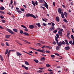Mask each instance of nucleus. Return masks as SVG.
<instances>
[{"instance_id": "nucleus-1", "label": "nucleus", "mask_w": 74, "mask_h": 74, "mask_svg": "<svg viewBox=\"0 0 74 74\" xmlns=\"http://www.w3.org/2000/svg\"><path fill=\"white\" fill-rule=\"evenodd\" d=\"M26 16H27V17L31 16V17H32L33 18H34V19H36V16H35L34 15L32 14H26Z\"/></svg>"}, {"instance_id": "nucleus-2", "label": "nucleus", "mask_w": 74, "mask_h": 74, "mask_svg": "<svg viewBox=\"0 0 74 74\" xmlns=\"http://www.w3.org/2000/svg\"><path fill=\"white\" fill-rule=\"evenodd\" d=\"M56 36L57 37H56ZM56 36H55V37L56 38V44H58V43L59 42H58V38L59 37V34H56Z\"/></svg>"}, {"instance_id": "nucleus-3", "label": "nucleus", "mask_w": 74, "mask_h": 74, "mask_svg": "<svg viewBox=\"0 0 74 74\" xmlns=\"http://www.w3.org/2000/svg\"><path fill=\"white\" fill-rule=\"evenodd\" d=\"M6 30H7V32H9V33H11V34H15V33L9 29H7Z\"/></svg>"}, {"instance_id": "nucleus-4", "label": "nucleus", "mask_w": 74, "mask_h": 74, "mask_svg": "<svg viewBox=\"0 0 74 74\" xmlns=\"http://www.w3.org/2000/svg\"><path fill=\"white\" fill-rule=\"evenodd\" d=\"M62 10L60 8L58 9V11L60 14H62Z\"/></svg>"}, {"instance_id": "nucleus-5", "label": "nucleus", "mask_w": 74, "mask_h": 74, "mask_svg": "<svg viewBox=\"0 0 74 74\" xmlns=\"http://www.w3.org/2000/svg\"><path fill=\"white\" fill-rule=\"evenodd\" d=\"M37 51H38V52H42V53H45V51L44 50H42L39 49H38L37 50Z\"/></svg>"}, {"instance_id": "nucleus-6", "label": "nucleus", "mask_w": 74, "mask_h": 74, "mask_svg": "<svg viewBox=\"0 0 74 74\" xmlns=\"http://www.w3.org/2000/svg\"><path fill=\"white\" fill-rule=\"evenodd\" d=\"M56 21H57V22H59L60 20V19H59V17L58 16L56 17Z\"/></svg>"}, {"instance_id": "nucleus-7", "label": "nucleus", "mask_w": 74, "mask_h": 74, "mask_svg": "<svg viewBox=\"0 0 74 74\" xmlns=\"http://www.w3.org/2000/svg\"><path fill=\"white\" fill-rule=\"evenodd\" d=\"M58 44V46H59L60 47L62 45V42H59L58 43V44Z\"/></svg>"}, {"instance_id": "nucleus-8", "label": "nucleus", "mask_w": 74, "mask_h": 74, "mask_svg": "<svg viewBox=\"0 0 74 74\" xmlns=\"http://www.w3.org/2000/svg\"><path fill=\"white\" fill-rule=\"evenodd\" d=\"M70 47L69 46H67L65 47V49L66 50H69Z\"/></svg>"}, {"instance_id": "nucleus-9", "label": "nucleus", "mask_w": 74, "mask_h": 74, "mask_svg": "<svg viewBox=\"0 0 74 74\" xmlns=\"http://www.w3.org/2000/svg\"><path fill=\"white\" fill-rule=\"evenodd\" d=\"M29 27L30 29H33L34 28V26L32 25H30Z\"/></svg>"}, {"instance_id": "nucleus-10", "label": "nucleus", "mask_w": 74, "mask_h": 74, "mask_svg": "<svg viewBox=\"0 0 74 74\" xmlns=\"http://www.w3.org/2000/svg\"><path fill=\"white\" fill-rule=\"evenodd\" d=\"M61 14L62 18H64V14H63V12H62V13Z\"/></svg>"}, {"instance_id": "nucleus-11", "label": "nucleus", "mask_w": 74, "mask_h": 74, "mask_svg": "<svg viewBox=\"0 0 74 74\" xmlns=\"http://www.w3.org/2000/svg\"><path fill=\"white\" fill-rule=\"evenodd\" d=\"M16 55L17 56H21V55H22V54L19 53V52H16Z\"/></svg>"}, {"instance_id": "nucleus-12", "label": "nucleus", "mask_w": 74, "mask_h": 74, "mask_svg": "<svg viewBox=\"0 0 74 74\" xmlns=\"http://www.w3.org/2000/svg\"><path fill=\"white\" fill-rule=\"evenodd\" d=\"M60 46H57L56 48V50H59V49H60Z\"/></svg>"}, {"instance_id": "nucleus-13", "label": "nucleus", "mask_w": 74, "mask_h": 74, "mask_svg": "<svg viewBox=\"0 0 74 74\" xmlns=\"http://www.w3.org/2000/svg\"><path fill=\"white\" fill-rule=\"evenodd\" d=\"M58 33L59 34V35H60L61 36H62V33L61 32H60V31H59L58 32Z\"/></svg>"}, {"instance_id": "nucleus-14", "label": "nucleus", "mask_w": 74, "mask_h": 74, "mask_svg": "<svg viewBox=\"0 0 74 74\" xmlns=\"http://www.w3.org/2000/svg\"><path fill=\"white\" fill-rule=\"evenodd\" d=\"M21 40H22L23 41H25L26 42H27V43H28V44H30V42H28V41H27V40H23L22 39H21Z\"/></svg>"}, {"instance_id": "nucleus-15", "label": "nucleus", "mask_w": 74, "mask_h": 74, "mask_svg": "<svg viewBox=\"0 0 74 74\" xmlns=\"http://www.w3.org/2000/svg\"><path fill=\"white\" fill-rule=\"evenodd\" d=\"M40 60L42 61L43 60H45V57H42L40 59Z\"/></svg>"}, {"instance_id": "nucleus-16", "label": "nucleus", "mask_w": 74, "mask_h": 74, "mask_svg": "<svg viewBox=\"0 0 74 74\" xmlns=\"http://www.w3.org/2000/svg\"><path fill=\"white\" fill-rule=\"evenodd\" d=\"M44 7H46L48 9V4H47V3H46L45 4V3H44Z\"/></svg>"}, {"instance_id": "nucleus-17", "label": "nucleus", "mask_w": 74, "mask_h": 74, "mask_svg": "<svg viewBox=\"0 0 74 74\" xmlns=\"http://www.w3.org/2000/svg\"><path fill=\"white\" fill-rule=\"evenodd\" d=\"M64 16H65L66 18H67V13H66V12H64Z\"/></svg>"}, {"instance_id": "nucleus-18", "label": "nucleus", "mask_w": 74, "mask_h": 74, "mask_svg": "<svg viewBox=\"0 0 74 74\" xmlns=\"http://www.w3.org/2000/svg\"><path fill=\"white\" fill-rule=\"evenodd\" d=\"M46 48H49V49H52V48L51 47L48 46H46Z\"/></svg>"}, {"instance_id": "nucleus-19", "label": "nucleus", "mask_w": 74, "mask_h": 74, "mask_svg": "<svg viewBox=\"0 0 74 74\" xmlns=\"http://www.w3.org/2000/svg\"><path fill=\"white\" fill-rule=\"evenodd\" d=\"M55 29V27H52L51 28H50V29H51V30H54V29Z\"/></svg>"}, {"instance_id": "nucleus-20", "label": "nucleus", "mask_w": 74, "mask_h": 74, "mask_svg": "<svg viewBox=\"0 0 74 74\" xmlns=\"http://www.w3.org/2000/svg\"><path fill=\"white\" fill-rule=\"evenodd\" d=\"M11 36L10 35H7L6 36V38H9V37H10Z\"/></svg>"}, {"instance_id": "nucleus-21", "label": "nucleus", "mask_w": 74, "mask_h": 74, "mask_svg": "<svg viewBox=\"0 0 74 74\" xmlns=\"http://www.w3.org/2000/svg\"><path fill=\"white\" fill-rule=\"evenodd\" d=\"M13 31H14V32L16 33V32H18V30H17V29H13Z\"/></svg>"}, {"instance_id": "nucleus-22", "label": "nucleus", "mask_w": 74, "mask_h": 74, "mask_svg": "<svg viewBox=\"0 0 74 74\" xmlns=\"http://www.w3.org/2000/svg\"><path fill=\"white\" fill-rule=\"evenodd\" d=\"M25 64H26V65H28V66H29V64L27 61L25 62Z\"/></svg>"}, {"instance_id": "nucleus-23", "label": "nucleus", "mask_w": 74, "mask_h": 74, "mask_svg": "<svg viewBox=\"0 0 74 74\" xmlns=\"http://www.w3.org/2000/svg\"><path fill=\"white\" fill-rule=\"evenodd\" d=\"M11 52V50H10L9 51H8V57H9V55H10V52Z\"/></svg>"}, {"instance_id": "nucleus-24", "label": "nucleus", "mask_w": 74, "mask_h": 74, "mask_svg": "<svg viewBox=\"0 0 74 74\" xmlns=\"http://www.w3.org/2000/svg\"><path fill=\"white\" fill-rule=\"evenodd\" d=\"M36 25H37L38 27H40L41 26V25H40V24L39 23H38L37 24H36Z\"/></svg>"}, {"instance_id": "nucleus-25", "label": "nucleus", "mask_w": 74, "mask_h": 74, "mask_svg": "<svg viewBox=\"0 0 74 74\" xmlns=\"http://www.w3.org/2000/svg\"><path fill=\"white\" fill-rule=\"evenodd\" d=\"M21 26L22 27H23V28H24V29H27V28L25 26L23 25H21Z\"/></svg>"}, {"instance_id": "nucleus-26", "label": "nucleus", "mask_w": 74, "mask_h": 74, "mask_svg": "<svg viewBox=\"0 0 74 74\" xmlns=\"http://www.w3.org/2000/svg\"><path fill=\"white\" fill-rule=\"evenodd\" d=\"M0 10H4V7H0Z\"/></svg>"}, {"instance_id": "nucleus-27", "label": "nucleus", "mask_w": 74, "mask_h": 74, "mask_svg": "<svg viewBox=\"0 0 74 74\" xmlns=\"http://www.w3.org/2000/svg\"><path fill=\"white\" fill-rule=\"evenodd\" d=\"M34 61H35L36 63H38V61L37 60H34Z\"/></svg>"}, {"instance_id": "nucleus-28", "label": "nucleus", "mask_w": 74, "mask_h": 74, "mask_svg": "<svg viewBox=\"0 0 74 74\" xmlns=\"http://www.w3.org/2000/svg\"><path fill=\"white\" fill-rule=\"evenodd\" d=\"M23 34H25V35H26V36H28L29 35V34L26 32H24L23 33Z\"/></svg>"}, {"instance_id": "nucleus-29", "label": "nucleus", "mask_w": 74, "mask_h": 74, "mask_svg": "<svg viewBox=\"0 0 74 74\" xmlns=\"http://www.w3.org/2000/svg\"><path fill=\"white\" fill-rule=\"evenodd\" d=\"M32 4H33L34 6L35 7L36 6V4H35V3H34V2L33 1H32Z\"/></svg>"}, {"instance_id": "nucleus-30", "label": "nucleus", "mask_w": 74, "mask_h": 74, "mask_svg": "<svg viewBox=\"0 0 74 74\" xmlns=\"http://www.w3.org/2000/svg\"><path fill=\"white\" fill-rule=\"evenodd\" d=\"M63 21H64V22H66V23H67V20H66V19H64Z\"/></svg>"}, {"instance_id": "nucleus-31", "label": "nucleus", "mask_w": 74, "mask_h": 74, "mask_svg": "<svg viewBox=\"0 0 74 74\" xmlns=\"http://www.w3.org/2000/svg\"><path fill=\"white\" fill-rule=\"evenodd\" d=\"M8 49H7L6 50V51L5 53V55H6V54H7V53H8Z\"/></svg>"}, {"instance_id": "nucleus-32", "label": "nucleus", "mask_w": 74, "mask_h": 74, "mask_svg": "<svg viewBox=\"0 0 74 74\" xmlns=\"http://www.w3.org/2000/svg\"><path fill=\"white\" fill-rule=\"evenodd\" d=\"M65 41L66 43V44L67 45H69V43H68L67 40H65Z\"/></svg>"}, {"instance_id": "nucleus-33", "label": "nucleus", "mask_w": 74, "mask_h": 74, "mask_svg": "<svg viewBox=\"0 0 74 74\" xmlns=\"http://www.w3.org/2000/svg\"><path fill=\"white\" fill-rule=\"evenodd\" d=\"M51 23H52L51 26L52 27H54V26L55 25V24H54L52 22H51Z\"/></svg>"}, {"instance_id": "nucleus-34", "label": "nucleus", "mask_w": 74, "mask_h": 74, "mask_svg": "<svg viewBox=\"0 0 74 74\" xmlns=\"http://www.w3.org/2000/svg\"><path fill=\"white\" fill-rule=\"evenodd\" d=\"M17 12H18L19 14H21V13H22V12L21 11V10H18L17 11Z\"/></svg>"}, {"instance_id": "nucleus-35", "label": "nucleus", "mask_w": 74, "mask_h": 74, "mask_svg": "<svg viewBox=\"0 0 74 74\" xmlns=\"http://www.w3.org/2000/svg\"><path fill=\"white\" fill-rule=\"evenodd\" d=\"M5 44L7 46H10V45H9V44H8V42H5Z\"/></svg>"}, {"instance_id": "nucleus-36", "label": "nucleus", "mask_w": 74, "mask_h": 74, "mask_svg": "<svg viewBox=\"0 0 74 74\" xmlns=\"http://www.w3.org/2000/svg\"><path fill=\"white\" fill-rule=\"evenodd\" d=\"M71 37L72 39V40H74V36H73V35H71Z\"/></svg>"}, {"instance_id": "nucleus-37", "label": "nucleus", "mask_w": 74, "mask_h": 74, "mask_svg": "<svg viewBox=\"0 0 74 74\" xmlns=\"http://www.w3.org/2000/svg\"><path fill=\"white\" fill-rule=\"evenodd\" d=\"M50 56H51V58H55V55H51Z\"/></svg>"}, {"instance_id": "nucleus-38", "label": "nucleus", "mask_w": 74, "mask_h": 74, "mask_svg": "<svg viewBox=\"0 0 74 74\" xmlns=\"http://www.w3.org/2000/svg\"><path fill=\"white\" fill-rule=\"evenodd\" d=\"M43 9V10H45V8L44 7H43L42 6H40V8H42Z\"/></svg>"}, {"instance_id": "nucleus-39", "label": "nucleus", "mask_w": 74, "mask_h": 74, "mask_svg": "<svg viewBox=\"0 0 74 74\" xmlns=\"http://www.w3.org/2000/svg\"><path fill=\"white\" fill-rule=\"evenodd\" d=\"M62 44L65 45V44H66V42H65L64 41H63L62 42Z\"/></svg>"}, {"instance_id": "nucleus-40", "label": "nucleus", "mask_w": 74, "mask_h": 74, "mask_svg": "<svg viewBox=\"0 0 74 74\" xmlns=\"http://www.w3.org/2000/svg\"><path fill=\"white\" fill-rule=\"evenodd\" d=\"M20 33L21 34H22V33H23V31L21 30L20 31Z\"/></svg>"}, {"instance_id": "nucleus-41", "label": "nucleus", "mask_w": 74, "mask_h": 74, "mask_svg": "<svg viewBox=\"0 0 74 74\" xmlns=\"http://www.w3.org/2000/svg\"><path fill=\"white\" fill-rule=\"evenodd\" d=\"M42 25L44 26H47V24L45 23H43Z\"/></svg>"}, {"instance_id": "nucleus-42", "label": "nucleus", "mask_w": 74, "mask_h": 74, "mask_svg": "<svg viewBox=\"0 0 74 74\" xmlns=\"http://www.w3.org/2000/svg\"><path fill=\"white\" fill-rule=\"evenodd\" d=\"M44 1V0H40V2L41 3H43V1Z\"/></svg>"}, {"instance_id": "nucleus-43", "label": "nucleus", "mask_w": 74, "mask_h": 74, "mask_svg": "<svg viewBox=\"0 0 74 74\" xmlns=\"http://www.w3.org/2000/svg\"><path fill=\"white\" fill-rule=\"evenodd\" d=\"M53 45H56V42H55V41H54L53 42Z\"/></svg>"}, {"instance_id": "nucleus-44", "label": "nucleus", "mask_w": 74, "mask_h": 74, "mask_svg": "<svg viewBox=\"0 0 74 74\" xmlns=\"http://www.w3.org/2000/svg\"><path fill=\"white\" fill-rule=\"evenodd\" d=\"M55 54L57 55V56H60L59 54L58 53H55Z\"/></svg>"}, {"instance_id": "nucleus-45", "label": "nucleus", "mask_w": 74, "mask_h": 74, "mask_svg": "<svg viewBox=\"0 0 74 74\" xmlns=\"http://www.w3.org/2000/svg\"><path fill=\"white\" fill-rule=\"evenodd\" d=\"M59 31H60L61 32H62L63 31V29H60V30Z\"/></svg>"}, {"instance_id": "nucleus-46", "label": "nucleus", "mask_w": 74, "mask_h": 74, "mask_svg": "<svg viewBox=\"0 0 74 74\" xmlns=\"http://www.w3.org/2000/svg\"><path fill=\"white\" fill-rule=\"evenodd\" d=\"M24 68H25V70H28L29 69L28 67H26V66H25V67H24Z\"/></svg>"}, {"instance_id": "nucleus-47", "label": "nucleus", "mask_w": 74, "mask_h": 74, "mask_svg": "<svg viewBox=\"0 0 74 74\" xmlns=\"http://www.w3.org/2000/svg\"><path fill=\"white\" fill-rule=\"evenodd\" d=\"M46 53H49L50 51H46Z\"/></svg>"}, {"instance_id": "nucleus-48", "label": "nucleus", "mask_w": 74, "mask_h": 74, "mask_svg": "<svg viewBox=\"0 0 74 74\" xmlns=\"http://www.w3.org/2000/svg\"><path fill=\"white\" fill-rule=\"evenodd\" d=\"M38 73H42V70H39V71H38Z\"/></svg>"}, {"instance_id": "nucleus-49", "label": "nucleus", "mask_w": 74, "mask_h": 74, "mask_svg": "<svg viewBox=\"0 0 74 74\" xmlns=\"http://www.w3.org/2000/svg\"><path fill=\"white\" fill-rule=\"evenodd\" d=\"M53 33H56V32H57V30H55L53 32Z\"/></svg>"}, {"instance_id": "nucleus-50", "label": "nucleus", "mask_w": 74, "mask_h": 74, "mask_svg": "<svg viewBox=\"0 0 74 74\" xmlns=\"http://www.w3.org/2000/svg\"><path fill=\"white\" fill-rule=\"evenodd\" d=\"M2 23H5V21L4 20H2Z\"/></svg>"}, {"instance_id": "nucleus-51", "label": "nucleus", "mask_w": 74, "mask_h": 74, "mask_svg": "<svg viewBox=\"0 0 74 74\" xmlns=\"http://www.w3.org/2000/svg\"><path fill=\"white\" fill-rule=\"evenodd\" d=\"M37 45H38V46H41V45L40 43H38L37 44Z\"/></svg>"}, {"instance_id": "nucleus-52", "label": "nucleus", "mask_w": 74, "mask_h": 74, "mask_svg": "<svg viewBox=\"0 0 74 74\" xmlns=\"http://www.w3.org/2000/svg\"><path fill=\"white\" fill-rule=\"evenodd\" d=\"M50 66V65L49 64H46V66L47 67H49Z\"/></svg>"}, {"instance_id": "nucleus-53", "label": "nucleus", "mask_w": 74, "mask_h": 74, "mask_svg": "<svg viewBox=\"0 0 74 74\" xmlns=\"http://www.w3.org/2000/svg\"><path fill=\"white\" fill-rule=\"evenodd\" d=\"M1 45L2 46H4V43H1Z\"/></svg>"}, {"instance_id": "nucleus-54", "label": "nucleus", "mask_w": 74, "mask_h": 74, "mask_svg": "<svg viewBox=\"0 0 74 74\" xmlns=\"http://www.w3.org/2000/svg\"><path fill=\"white\" fill-rule=\"evenodd\" d=\"M35 3L36 5H38V3L37 2V1H36V2H35Z\"/></svg>"}, {"instance_id": "nucleus-55", "label": "nucleus", "mask_w": 74, "mask_h": 74, "mask_svg": "<svg viewBox=\"0 0 74 74\" xmlns=\"http://www.w3.org/2000/svg\"><path fill=\"white\" fill-rule=\"evenodd\" d=\"M0 17L1 18H4V16H3L1 15L0 16Z\"/></svg>"}, {"instance_id": "nucleus-56", "label": "nucleus", "mask_w": 74, "mask_h": 74, "mask_svg": "<svg viewBox=\"0 0 74 74\" xmlns=\"http://www.w3.org/2000/svg\"><path fill=\"white\" fill-rule=\"evenodd\" d=\"M39 69L40 70H44V68H39Z\"/></svg>"}, {"instance_id": "nucleus-57", "label": "nucleus", "mask_w": 74, "mask_h": 74, "mask_svg": "<svg viewBox=\"0 0 74 74\" xmlns=\"http://www.w3.org/2000/svg\"><path fill=\"white\" fill-rule=\"evenodd\" d=\"M53 71V70H51V69H48V71H49L51 72V71Z\"/></svg>"}, {"instance_id": "nucleus-58", "label": "nucleus", "mask_w": 74, "mask_h": 74, "mask_svg": "<svg viewBox=\"0 0 74 74\" xmlns=\"http://www.w3.org/2000/svg\"><path fill=\"white\" fill-rule=\"evenodd\" d=\"M21 11H25V10H24V9L23 8L21 9Z\"/></svg>"}, {"instance_id": "nucleus-59", "label": "nucleus", "mask_w": 74, "mask_h": 74, "mask_svg": "<svg viewBox=\"0 0 74 74\" xmlns=\"http://www.w3.org/2000/svg\"><path fill=\"white\" fill-rule=\"evenodd\" d=\"M73 42L72 41H69V44H72V42Z\"/></svg>"}, {"instance_id": "nucleus-60", "label": "nucleus", "mask_w": 74, "mask_h": 74, "mask_svg": "<svg viewBox=\"0 0 74 74\" xmlns=\"http://www.w3.org/2000/svg\"><path fill=\"white\" fill-rule=\"evenodd\" d=\"M43 46L42 47V48H45V47H46V46Z\"/></svg>"}, {"instance_id": "nucleus-61", "label": "nucleus", "mask_w": 74, "mask_h": 74, "mask_svg": "<svg viewBox=\"0 0 74 74\" xmlns=\"http://www.w3.org/2000/svg\"><path fill=\"white\" fill-rule=\"evenodd\" d=\"M0 29H4V27L0 26Z\"/></svg>"}, {"instance_id": "nucleus-62", "label": "nucleus", "mask_w": 74, "mask_h": 74, "mask_svg": "<svg viewBox=\"0 0 74 74\" xmlns=\"http://www.w3.org/2000/svg\"><path fill=\"white\" fill-rule=\"evenodd\" d=\"M48 25L49 26H51V23H49L48 24Z\"/></svg>"}, {"instance_id": "nucleus-63", "label": "nucleus", "mask_w": 74, "mask_h": 74, "mask_svg": "<svg viewBox=\"0 0 74 74\" xmlns=\"http://www.w3.org/2000/svg\"><path fill=\"white\" fill-rule=\"evenodd\" d=\"M42 56H44V57L46 56V55H45L44 54H42Z\"/></svg>"}, {"instance_id": "nucleus-64", "label": "nucleus", "mask_w": 74, "mask_h": 74, "mask_svg": "<svg viewBox=\"0 0 74 74\" xmlns=\"http://www.w3.org/2000/svg\"><path fill=\"white\" fill-rule=\"evenodd\" d=\"M9 15H11V13L10 12H8L7 13Z\"/></svg>"}]
</instances>
